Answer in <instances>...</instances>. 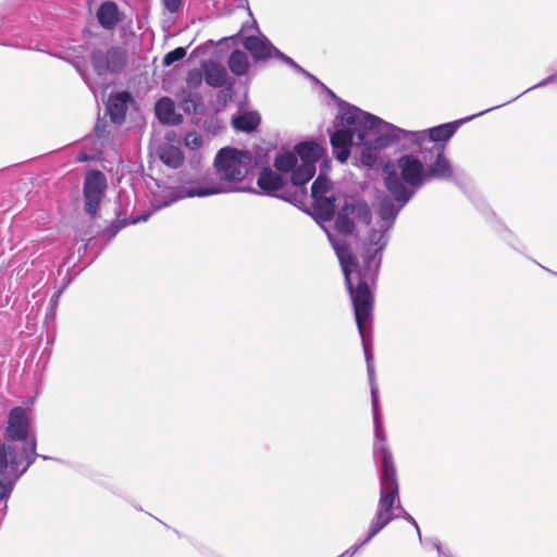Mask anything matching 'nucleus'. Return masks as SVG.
<instances>
[{
	"mask_svg": "<svg viewBox=\"0 0 557 557\" xmlns=\"http://www.w3.org/2000/svg\"><path fill=\"white\" fill-rule=\"evenodd\" d=\"M434 176H383L385 190L379 191L374 207L380 218V228L372 230L369 243L363 255V262L359 264L356 256L346 243L335 242L331 234L329 239L339 260L347 290L349 293L356 324L360 337H372V312L374 296L370 284L376 281L382 262V251L388 243V231L403 208L413 195ZM454 178V183L462 186L465 183L457 180L459 176H444Z\"/></svg>",
	"mask_w": 557,
	"mask_h": 557,
	"instance_id": "obj_1",
	"label": "nucleus"
},
{
	"mask_svg": "<svg viewBox=\"0 0 557 557\" xmlns=\"http://www.w3.org/2000/svg\"><path fill=\"white\" fill-rule=\"evenodd\" d=\"M135 176L132 185L136 189L144 180L145 196L149 200V209L140 215L121 219L117 215L108 228L113 237L117 232L131 224L146 222L150 215L175 201L186 197H207L224 193H253L280 198L294 206H305L308 197L307 184L313 176Z\"/></svg>",
	"mask_w": 557,
	"mask_h": 557,
	"instance_id": "obj_2",
	"label": "nucleus"
},
{
	"mask_svg": "<svg viewBox=\"0 0 557 557\" xmlns=\"http://www.w3.org/2000/svg\"><path fill=\"white\" fill-rule=\"evenodd\" d=\"M460 124L456 121L416 133L411 138L416 153L404 154L397 160L400 174H451L455 168L446 148Z\"/></svg>",
	"mask_w": 557,
	"mask_h": 557,
	"instance_id": "obj_3",
	"label": "nucleus"
},
{
	"mask_svg": "<svg viewBox=\"0 0 557 557\" xmlns=\"http://www.w3.org/2000/svg\"><path fill=\"white\" fill-rule=\"evenodd\" d=\"M362 348L367 363V372L371 389V403L374 422L373 458L377 463L381 472L380 476V495L386 494L388 497L397 498L398 480L393 454L386 444V434L383 428L380 405L379 388L375 382L374 359L372 352V337H361Z\"/></svg>",
	"mask_w": 557,
	"mask_h": 557,
	"instance_id": "obj_4",
	"label": "nucleus"
},
{
	"mask_svg": "<svg viewBox=\"0 0 557 557\" xmlns=\"http://www.w3.org/2000/svg\"><path fill=\"white\" fill-rule=\"evenodd\" d=\"M3 437L7 442H12L18 456L25 461V467L30 468L39 456L35 416L30 407L16 406L9 411L3 425Z\"/></svg>",
	"mask_w": 557,
	"mask_h": 557,
	"instance_id": "obj_5",
	"label": "nucleus"
},
{
	"mask_svg": "<svg viewBox=\"0 0 557 557\" xmlns=\"http://www.w3.org/2000/svg\"><path fill=\"white\" fill-rule=\"evenodd\" d=\"M395 498L388 497V495H380L377 503L376 512L370 522L367 536L358 541L356 544L350 546L344 555L354 556L362 546L368 544L376 534H379L389 522L393 521L392 508L394 506Z\"/></svg>",
	"mask_w": 557,
	"mask_h": 557,
	"instance_id": "obj_6",
	"label": "nucleus"
},
{
	"mask_svg": "<svg viewBox=\"0 0 557 557\" xmlns=\"http://www.w3.org/2000/svg\"><path fill=\"white\" fill-rule=\"evenodd\" d=\"M252 163V154L248 150L233 147L221 148L214 158V166L220 174H242Z\"/></svg>",
	"mask_w": 557,
	"mask_h": 557,
	"instance_id": "obj_7",
	"label": "nucleus"
},
{
	"mask_svg": "<svg viewBox=\"0 0 557 557\" xmlns=\"http://www.w3.org/2000/svg\"><path fill=\"white\" fill-rule=\"evenodd\" d=\"M333 184L330 176H317L311 186V198L313 208L319 216L325 221H330L335 214L336 197L332 193Z\"/></svg>",
	"mask_w": 557,
	"mask_h": 557,
	"instance_id": "obj_8",
	"label": "nucleus"
},
{
	"mask_svg": "<svg viewBox=\"0 0 557 557\" xmlns=\"http://www.w3.org/2000/svg\"><path fill=\"white\" fill-rule=\"evenodd\" d=\"M108 182L106 176H85L83 196L85 212L92 219L98 214V209L106 197Z\"/></svg>",
	"mask_w": 557,
	"mask_h": 557,
	"instance_id": "obj_9",
	"label": "nucleus"
},
{
	"mask_svg": "<svg viewBox=\"0 0 557 557\" xmlns=\"http://www.w3.org/2000/svg\"><path fill=\"white\" fill-rule=\"evenodd\" d=\"M294 150L301 163L293 174H315V164L324 156V148L313 141H302Z\"/></svg>",
	"mask_w": 557,
	"mask_h": 557,
	"instance_id": "obj_10",
	"label": "nucleus"
},
{
	"mask_svg": "<svg viewBox=\"0 0 557 557\" xmlns=\"http://www.w3.org/2000/svg\"><path fill=\"white\" fill-rule=\"evenodd\" d=\"M243 46L250 52L255 61H267L272 57H278L287 62H292L290 58L285 57L267 38L247 36L243 41Z\"/></svg>",
	"mask_w": 557,
	"mask_h": 557,
	"instance_id": "obj_11",
	"label": "nucleus"
},
{
	"mask_svg": "<svg viewBox=\"0 0 557 557\" xmlns=\"http://www.w3.org/2000/svg\"><path fill=\"white\" fill-rule=\"evenodd\" d=\"M342 119L350 127H362L367 131L377 129L382 124V120L377 116L366 113L357 108L345 111Z\"/></svg>",
	"mask_w": 557,
	"mask_h": 557,
	"instance_id": "obj_12",
	"label": "nucleus"
},
{
	"mask_svg": "<svg viewBox=\"0 0 557 557\" xmlns=\"http://www.w3.org/2000/svg\"><path fill=\"white\" fill-rule=\"evenodd\" d=\"M203 72L205 81L210 87L219 88L227 85L232 88L235 83L234 78L228 77L226 69L216 62L205 63Z\"/></svg>",
	"mask_w": 557,
	"mask_h": 557,
	"instance_id": "obj_13",
	"label": "nucleus"
},
{
	"mask_svg": "<svg viewBox=\"0 0 557 557\" xmlns=\"http://www.w3.org/2000/svg\"><path fill=\"white\" fill-rule=\"evenodd\" d=\"M96 16L100 26L107 30L114 29L122 20L117 4L113 1H106L100 4Z\"/></svg>",
	"mask_w": 557,
	"mask_h": 557,
	"instance_id": "obj_14",
	"label": "nucleus"
},
{
	"mask_svg": "<svg viewBox=\"0 0 557 557\" xmlns=\"http://www.w3.org/2000/svg\"><path fill=\"white\" fill-rule=\"evenodd\" d=\"M156 115L159 121L168 125H180L183 122L182 114L175 110L173 100L169 97H163L156 102Z\"/></svg>",
	"mask_w": 557,
	"mask_h": 557,
	"instance_id": "obj_15",
	"label": "nucleus"
},
{
	"mask_svg": "<svg viewBox=\"0 0 557 557\" xmlns=\"http://www.w3.org/2000/svg\"><path fill=\"white\" fill-rule=\"evenodd\" d=\"M132 100L127 91L111 95L108 101V111L112 122L120 123L125 119L127 103Z\"/></svg>",
	"mask_w": 557,
	"mask_h": 557,
	"instance_id": "obj_16",
	"label": "nucleus"
},
{
	"mask_svg": "<svg viewBox=\"0 0 557 557\" xmlns=\"http://www.w3.org/2000/svg\"><path fill=\"white\" fill-rule=\"evenodd\" d=\"M343 207L352 220L370 225L372 221L371 209L364 200L351 197L345 201Z\"/></svg>",
	"mask_w": 557,
	"mask_h": 557,
	"instance_id": "obj_17",
	"label": "nucleus"
},
{
	"mask_svg": "<svg viewBox=\"0 0 557 557\" xmlns=\"http://www.w3.org/2000/svg\"><path fill=\"white\" fill-rule=\"evenodd\" d=\"M91 60H92L94 67L99 73H102L110 67V60L123 61L124 52L120 48H112L108 51L107 54H104L101 51H97V52L92 53Z\"/></svg>",
	"mask_w": 557,
	"mask_h": 557,
	"instance_id": "obj_18",
	"label": "nucleus"
},
{
	"mask_svg": "<svg viewBox=\"0 0 557 557\" xmlns=\"http://www.w3.org/2000/svg\"><path fill=\"white\" fill-rule=\"evenodd\" d=\"M232 125L236 131L251 133L260 125V117L255 112H245L233 117Z\"/></svg>",
	"mask_w": 557,
	"mask_h": 557,
	"instance_id": "obj_19",
	"label": "nucleus"
},
{
	"mask_svg": "<svg viewBox=\"0 0 557 557\" xmlns=\"http://www.w3.org/2000/svg\"><path fill=\"white\" fill-rule=\"evenodd\" d=\"M227 65L231 72L236 76L246 75L249 71V60L245 52L242 50H234L231 52Z\"/></svg>",
	"mask_w": 557,
	"mask_h": 557,
	"instance_id": "obj_20",
	"label": "nucleus"
},
{
	"mask_svg": "<svg viewBox=\"0 0 557 557\" xmlns=\"http://www.w3.org/2000/svg\"><path fill=\"white\" fill-rule=\"evenodd\" d=\"M161 161L172 169L180 168L184 162V156L180 148L165 145L159 151Z\"/></svg>",
	"mask_w": 557,
	"mask_h": 557,
	"instance_id": "obj_21",
	"label": "nucleus"
},
{
	"mask_svg": "<svg viewBox=\"0 0 557 557\" xmlns=\"http://www.w3.org/2000/svg\"><path fill=\"white\" fill-rule=\"evenodd\" d=\"M298 159L296 152H284L278 154L274 160V166L278 172L288 173L293 171V173L297 170Z\"/></svg>",
	"mask_w": 557,
	"mask_h": 557,
	"instance_id": "obj_22",
	"label": "nucleus"
},
{
	"mask_svg": "<svg viewBox=\"0 0 557 557\" xmlns=\"http://www.w3.org/2000/svg\"><path fill=\"white\" fill-rule=\"evenodd\" d=\"M334 227L339 234H343V235H350L355 231L354 220L345 211L344 207H342V209L339 210V212L335 219Z\"/></svg>",
	"mask_w": 557,
	"mask_h": 557,
	"instance_id": "obj_23",
	"label": "nucleus"
},
{
	"mask_svg": "<svg viewBox=\"0 0 557 557\" xmlns=\"http://www.w3.org/2000/svg\"><path fill=\"white\" fill-rule=\"evenodd\" d=\"M354 132L349 128L337 129L331 135L333 150L346 148L352 145Z\"/></svg>",
	"mask_w": 557,
	"mask_h": 557,
	"instance_id": "obj_24",
	"label": "nucleus"
},
{
	"mask_svg": "<svg viewBox=\"0 0 557 557\" xmlns=\"http://www.w3.org/2000/svg\"><path fill=\"white\" fill-rule=\"evenodd\" d=\"M355 132L357 133L359 141L366 146L361 151L360 161L367 166H372L377 160V152L373 147L367 146L364 132L359 129Z\"/></svg>",
	"mask_w": 557,
	"mask_h": 557,
	"instance_id": "obj_25",
	"label": "nucleus"
},
{
	"mask_svg": "<svg viewBox=\"0 0 557 557\" xmlns=\"http://www.w3.org/2000/svg\"><path fill=\"white\" fill-rule=\"evenodd\" d=\"M392 516L394 517L393 520H395L397 518H403V519L407 520L409 523H411L417 530L419 540L422 541L420 528H419L417 521L414 520V518L409 512H407L404 509V507L401 506L400 500H399V494L397 495V498L395 499L394 506L392 508Z\"/></svg>",
	"mask_w": 557,
	"mask_h": 557,
	"instance_id": "obj_26",
	"label": "nucleus"
},
{
	"mask_svg": "<svg viewBox=\"0 0 557 557\" xmlns=\"http://www.w3.org/2000/svg\"><path fill=\"white\" fill-rule=\"evenodd\" d=\"M199 100V98H195L191 94H184L181 99L183 111L187 114L196 113L200 106Z\"/></svg>",
	"mask_w": 557,
	"mask_h": 557,
	"instance_id": "obj_27",
	"label": "nucleus"
},
{
	"mask_svg": "<svg viewBox=\"0 0 557 557\" xmlns=\"http://www.w3.org/2000/svg\"><path fill=\"white\" fill-rule=\"evenodd\" d=\"M205 72L199 69L189 70L186 75V84L190 89H197L202 84Z\"/></svg>",
	"mask_w": 557,
	"mask_h": 557,
	"instance_id": "obj_28",
	"label": "nucleus"
},
{
	"mask_svg": "<svg viewBox=\"0 0 557 557\" xmlns=\"http://www.w3.org/2000/svg\"><path fill=\"white\" fill-rule=\"evenodd\" d=\"M186 49L183 48V47H177L175 48L174 50L168 52L163 59H162V64L164 66H170L171 64H173L174 62L176 61H180L182 59L185 58L186 55Z\"/></svg>",
	"mask_w": 557,
	"mask_h": 557,
	"instance_id": "obj_29",
	"label": "nucleus"
},
{
	"mask_svg": "<svg viewBox=\"0 0 557 557\" xmlns=\"http://www.w3.org/2000/svg\"><path fill=\"white\" fill-rule=\"evenodd\" d=\"M185 145L190 149H198L202 145V137L196 133H188L185 137Z\"/></svg>",
	"mask_w": 557,
	"mask_h": 557,
	"instance_id": "obj_30",
	"label": "nucleus"
},
{
	"mask_svg": "<svg viewBox=\"0 0 557 557\" xmlns=\"http://www.w3.org/2000/svg\"><path fill=\"white\" fill-rule=\"evenodd\" d=\"M162 2L168 11L175 13L181 9L183 0H162Z\"/></svg>",
	"mask_w": 557,
	"mask_h": 557,
	"instance_id": "obj_31",
	"label": "nucleus"
},
{
	"mask_svg": "<svg viewBox=\"0 0 557 557\" xmlns=\"http://www.w3.org/2000/svg\"><path fill=\"white\" fill-rule=\"evenodd\" d=\"M335 153L336 159L341 163H345L350 154V147L346 148H338L337 150H333Z\"/></svg>",
	"mask_w": 557,
	"mask_h": 557,
	"instance_id": "obj_32",
	"label": "nucleus"
},
{
	"mask_svg": "<svg viewBox=\"0 0 557 557\" xmlns=\"http://www.w3.org/2000/svg\"><path fill=\"white\" fill-rule=\"evenodd\" d=\"M321 160V163H320V173L319 174H326L330 170H331V160L329 158H323L320 159Z\"/></svg>",
	"mask_w": 557,
	"mask_h": 557,
	"instance_id": "obj_33",
	"label": "nucleus"
},
{
	"mask_svg": "<svg viewBox=\"0 0 557 557\" xmlns=\"http://www.w3.org/2000/svg\"><path fill=\"white\" fill-rule=\"evenodd\" d=\"M59 296H60V292L53 294L52 297L50 298L49 308H50L51 313H53V311L58 305Z\"/></svg>",
	"mask_w": 557,
	"mask_h": 557,
	"instance_id": "obj_34",
	"label": "nucleus"
},
{
	"mask_svg": "<svg viewBox=\"0 0 557 557\" xmlns=\"http://www.w3.org/2000/svg\"><path fill=\"white\" fill-rule=\"evenodd\" d=\"M430 542H431L432 546L437 550L438 556L442 557L443 547H442L441 542L437 539H431Z\"/></svg>",
	"mask_w": 557,
	"mask_h": 557,
	"instance_id": "obj_35",
	"label": "nucleus"
},
{
	"mask_svg": "<svg viewBox=\"0 0 557 557\" xmlns=\"http://www.w3.org/2000/svg\"><path fill=\"white\" fill-rule=\"evenodd\" d=\"M89 160V157L85 153V152H81L77 157H76V162H85Z\"/></svg>",
	"mask_w": 557,
	"mask_h": 557,
	"instance_id": "obj_36",
	"label": "nucleus"
},
{
	"mask_svg": "<svg viewBox=\"0 0 557 557\" xmlns=\"http://www.w3.org/2000/svg\"><path fill=\"white\" fill-rule=\"evenodd\" d=\"M260 174L267 175V174H274V173L270 168H264V169H262Z\"/></svg>",
	"mask_w": 557,
	"mask_h": 557,
	"instance_id": "obj_37",
	"label": "nucleus"
},
{
	"mask_svg": "<svg viewBox=\"0 0 557 557\" xmlns=\"http://www.w3.org/2000/svg\"><path fill=\"white\" fill-rule=\"evenodd\" d=\"M38 455H39V456H38L37 458H41V459H44V460H57V461H59L58 459H54V458H52V457H50V456L40 455V454H38Z\"/></svg>",
	"mask_w": 557,
	"mask_h": 557,
	"instance_id": "obj_38",
	"label": "nucleus"
},
{
	"mask_svg": "<svg viewBox=\"0 0 557 557\" xmlns=\"http://www.w3.org/2000/svg\"><path fill=\"white\" fill-rule=\"evenodd\" d=\"M86 174H92V175H96V174H102L101 171L99 170H91L89 172H87Z\"/></svg>",
	"mask_w": 557,
	"mask_h": 557,
	"instance_id": "obj_39",
	"label": "nucleus"
},
{
	"mask_svg": "<svg viewBox=\"0 0 557 557\" xmlns=\"http://www.w3.org/2000/svg\"><path fill=\"white\" fill-rule=\"evenodd\" d=\"M442 557H451V556H450L448 553H446V552H444V550H443V555H442Z\"/></svg>",
	"mask_w": 557,
	"mask_h": 557,
	"instance_id": "obj_40",
	"label": "nucleus"
},
{
	"mask_svg": "<svg viewBox=\"0 0 557 557\" xmlns=\"http://www.w3.org/2000/svg\"><path fill=\"white\" fill-rule=\"evenodd\" d=\"M505 231H506V233L508 234L509 237H512L511 232H509L508 230H505Z\"/></svg>",
	"mask_w": 557,
	"mask_h": 557,
	"instance_id": "obj_41",
	"label": "nucleus"
}]
</instances>
